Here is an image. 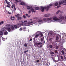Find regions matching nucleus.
<instances>
[{"label": "nucleus", "instance_id": "1", "mask_svg": "<svg viewBox=\"0 0 66 66\" xmlns=\"http://www.w3.org/2000/svg\"><path fill=\"white\" fill-rule=\"evenodd\" d=\"M43 20H42V18H39L37 21L36 20H33V22L31 21L30 22H28V23H27V26H29L32 25V23L35 24V23H37L39 24L40 23H42L43 22Z\"/></svg>", "mask_w": 66, "mask_h": 66}, {"label": "nucleus", "instance_id": "2", "mask_svg": "<svg viewBox=\"0 0 66 66\" xmlns=\"http://www.w3.org/2000/svg\"><path fill=\"white\" fill-rule=\"evenodd\" d=\"M42 42V43L40 42H39L38 41H37L36 42H34V44L35 46H36L37 45L38 46H39V48H41L42 47V46L45 44V41L44 40V38H42L40 40Z\"/></svg>", "mask_w": 66, "mask_h": 66}, {"label": "nucleus", "instance_id": "3", "mask_svg": "<svg viewBox=\"0 0 66 66\" xmlns=\"http://www.w3.org/2000/svg\"><path fill=\"white\" fill-rule=\"evenodd\" d=\"M50 18H51L52 19V20H51V22H53V21L54 20V21H58V22H60L61 24H63L64 23V21H62V20L59 19L56 16H54L53 18L51 17Z\"/></svg>", "mask_w": 66, "mask_h": 66}, {"label": "nucleus", "instance_id": "4", "mask_svg": "<svg viewBox=\"0 0 66 66\" xmlns=\"http://www.w3.org/2000/svg\"><path fill=\"white\" fill-rule=\"evenodd\" d=\"M39 18H42V20L43 22L42 23L39 24H41L42 23H43V21H45V22H47L48 23H49L50 22H51V20H52V18H44L43 19L42 17Z\"/></svg>", "mask_w": 66, "mask_h": 66}, {"label": "nucleus", "instance_id": "5", "mask_svg": "<svg viewBox=\"0 0 66 66\" xmlns=\"http://www.w3.org/2000/svg\"><path fill=\"white\" fill-rule=\"evenodd\" d=\"M52 5H53L52 4H49V6H47V7L41 6L40 7L41 8L42 11L43 12L44 11V10H45V9H47V11H48V9H49V8H50V6H52Z\"/></svg>", "mask_w": 66, "mask_h": 66}, {"label": "nucleus", "instance_id": "6", "mask_svg": "<svg viewBox=\"0 0 66 66\" xmlns=\"http://www.w3.org/2000/svg\"><path fill=\"white\" fill-rule=\"evenodd\" d=\"M64 4V0H61L59 1V6H57V8H59L60 7H61V4Z\"/></svg>", "mask_w": 66, "mask_h": 66}, {"label": "nucleus", "instance_id": "7", "mask_svg": "<svg viewBox=\"0 0 66 66\" xmlns=\"http://www.w3.org/2000/svg\"><path fill=\"white\" fill-rule=\"evenodd\" d=\"M17 26H19V27H21V26H26L27 25V23H26L24 22H22L20 24L18 23L17 24Z\"/></svg>", "mask_w": 66, "mask_h": 66}, {"label": "nucleus", "instance_id": "8", "mask_svg": "<svg viewBox=\"0 0 66 66\" xmlns=\"http://www.w3.org/2000/svg\"><path fill=\"white\" fill-rule=\"evenodd\" d=\"M15 17H18V20H21V19H22V18L21 16H19V15L18 14L17 15H15Z\"/></svg>", "mask_w": 66, "mask_h": 66}, {"label": "nucleus", "instance_id": "9", "mask_svg": "<svg viewBox=\"0 0 66 66\" xmlns=\"http://www.w3.org/2000/svg\"><path fill=\"white\" fill-rule=\"evenodd\" d=\"M5 29L6 30H7L8 32H12V30L10 27H5Z\"/></svg>", "mask_w": 66, "mask_h": 66}, {"label": "nucleus", "instance_id": "10", "mask_svg": "<svg viewBox=\"0 0 66 66\" xmlns=\"http://www.w3.org/2000/svg\"><path fill=\"white\" fill-rule=\"evenodd\" d=\"M27 7L28 10H30L31 9H33V7H32V6H27Z\"/></svg>", "mask_w": 66, "mask_h": 66}, {"label": "nucleus", "instance_id": "11", "mask_svg": "<svg viewBox=\"0 0 66 66\" xmlns=\"http://www.w3.org/2000/svg\"><path fill=\"white\" fill-rule=\"evenodd\" d=\"M21 5H26V4L24 3V2H22L20 4Z\"/></svg>", "mask_w": 66, "mask_h": 66}, {"label": "nucleus", "instance_id": "12", "mask_svg": "<svg viewBox=\"0 0 66 66\" xmlns=\"http://www.w3.org/2000/svg\"><path fill=\"white\" fill-rule=\"evenodd\" d=\"M50 15V13H48L47 14H45L44 15V16L45 17H49V15Z\"/></svg>", "mask_w": 66, "mask_h": 66}, {"label": "nucleus", "instance_id": "13", "mask_svg": "<svg viewBox=\"0 0 66 66\" xmlns=\"http://www.w3.org/2000/svg\"><path fill=\"white\" fill-rule=\"evenodd\" d=\"M60 57L62 60H60V61H61V62H62V61H63L64 60V59H63L64 57H63V56H60Z\"/></svg>", "mask_w": 66, "mask_h": 66}, {"label": "nucleus", "instance_id": "14", "mask_svg": "<svg viewBox=\"0 0 66 66\" xmlns=\"http://www.w3.org/2000/svg\"><path fill=\"white\" fill-rule=\"evenodd\" d=\"M53 47V46H52V45H49V46H48V45H47V48H49V47H50V48L51 49H52Z\"/></svg>", "mask_w": 66, "mask_h": 66}, {"label": "nucleus", "instance_id": "15", "mask_svg": "<svg viewBox=\"0 0 66 66\" xmlns=\"http://www.w3.org/2000/svg\"><path fill=\"white\" fill-rule=\"evenodd\" d=\"M34 8H33L31 10V11L32 12H34V13H35L36 12L34 11Z\"/></svg>", "mask_w": 66, "mask_h": 66}, {"label": "nucleus", "instance_id": "16", "mask_svg": "<svg viewBox=\"0 0 66 66\" xmlns=\"http://www.w3.org/2000/svg\"><path fill=\"white\" fill-rule=\"evenodd\" d=\"M26 29H27V28L26 27H23V28H22V30L23 31H26Z\"/></svg>", "mask_w": 66, "mask_h": 66}, {"label": "nucleus", "instance_id": "17", "mask_svg": "<svg viewBox=\"0 0 66 66\" xmlns=\"http://www.w3.org/2000/svg\"><path fill=\"white\" fill-rule=\"evenodd\" d=\"M7 34H8V33L6 31H5L4 33V35H7Z\"/></svg>", "mask_w": 66, "mask_h": 66}, {"label": "nucleus", "instance_id": "18", "mask_svg": "<svg viewBox=\"0 0 66 66\" xmlns=\"http://www.w3.org/2000/svg\"><path fill=\"white\" fill-rule=\"evenodd\" d=\"M59 18L61 19H64L65 18L64 16H60L59 17Z\"/></svg>", "mask_w": 66, "mask_h": 66}, {"label": "nucleus", "instance_id": "19", "mask_svg": "<svg viewBox=\"0 0 66 66\" xmlns=\"http://www.w3.org/2000/svg\"><path fill=\"white\" fill-rule=\"evenodd\" d=\"M11 26V25L10 24H7L6 25V27H10Z\"/></svg>", "mask_w": 66, "mask_h": 66}, {"label": "nucleus", "instance_id": "20", "mask_svg": "<svg viewBox=\"0 0 66 66\" xmlns=\"http://www.w3.org/2000/svg\"><path fill=\"white\" fill-rule=\"evenodd\" d=\"M14 27L15 29H18V28H19V27L17 26V25H14Z\"/></svg>", "mask_w": 66, "mask_h": 66}, {"label": "nucleus", "instance_id": "21", "mask_svg": "<svg viewBox=\"0 0 66 66\" xmlns=\"http://www.w3.org/2000/svg\"><path fill=\"white\" fill-rule=\"evenodd\" d=\"M16 2H21V0H15Z\"/></svg>", "mask_w": 66, "mask_h": 66}, {"label": "nucleus", "instance_id": "22", "mask_svg": "<svg viewBox=\"0 0 66 66\" xmlns=\"http://www.w3.org/2000/svg\"><path fill=\"white\" fill-rule=\"evenodd\" d=\"M3 23H4V21H2L0 22V25L3 24Z\"/></svg>", "mask_w": 66, "mask_h": 66}, {"label": "nucleus", "instance_id": "23", "mask_svg": "<svg viewBox=\"0 0 66 66\" xmlns=\"http://www.w3.org/2000/svg\"><path fill=\"white\" fill-rule=\"evenodd\" d=\"M59 37L58 36H56V40H59Z\"/></svg>", "mask_w": 66, "mask_h": 66}, {"label": "nucleus", "instance_id": "24", "mask_svg": "<svg viewBox=\"0 0 66 66\" xmlns=\"http://www.w3.org/2000/svg\"><path fill=\"white\" fill-rule=\"evenodd\" d=\"M0 35L2 36H2V35H3V32L2 31H0Z\"/></svg>", "mask_w": 66, "mask_h": 66}, {"label": "nucleus", "instance_id": "25", "mask_svg": "<svg viewBox=\"0 0 66 66\" xmlns=\"http://www.w3.org/2000/svg\"><path fill=\"white\" fill-rule=\"evenodd\" d=\"M6 3L8 5H10V2L7 1H6Z\"/></svg>", "mask_w": 66, "mask_h": 66}, {"label": "nucleus", "instance_id": "26", "mask_svg": "<svg viewBox=\"0 0 66 66\" xmlns=\"http://www.w3.org/2000/svg\"><path fill=\"white\" fill-rule=\"evenodd\" d=\"M39 9V8L38 7H36L35 8V10H38Z\"/></svg>", "mask_w": 66, "mask_h": 66}, {"label": "nucleus", "instance_id": "27", "mask_svg": "<svg viewBox=\"0 0 66 66\" xmlns=\"http://www.w3.org/2000/svg\"><path fill=\"white\" fill-rule=\"evenodd\" d=\"M55 6H57V5H58V3L57 2H56L54 4Z\"/></svg>", "mask_w": 66, "mask_h": 66}, {"label": "nucleus", "instance_id": "28", "mask_svg": "<svg viewBox=\"0 0 66 66\" xmlns=\"http://www.w3.org/2000/svg\"><path fill=\"white\" fill-rule=\"evenodd\" d=\"M11 30L12 31L13 30H14V26H12L11 27Z\"/></svg>", "mask_w": 66, "mask_h": 66}, {"label": "nucleus", "instance_id": "29", "mask_svg": "<svg viewBox=\"0 0 66 66\" xmlns=\"http://www.w3.org/2000/svg\"><path fill=\"white\" fill-rule=\"evenodd\" d=\"M39 35L41 36L42 37L43 36V34L42 33H39Z\"/></svg>", "mask_w": 66, "mask_h": 66}, {"label": "nucleus", "instance_id": "30", "mask_svg": "<svg viewBox=\"0 0 66 66\" xmlns=\"http://www.w3.org/2000/svg\"><path fill=\"white\" fill-rule=\"evenodd\" d=\"M11 6V5H7L6 7H8L9 8H10V6Z\"/></svg>", "mask_w": 66, "mask_h": 66}, {"label": "nucleus", "instance_id": "31", "mask_svg": "<svg viewBox=\"0 0 66 66\" xmlns=\"http://www.w3.org/2000/svg\"><path fill=\"white\" fill-rule=\"evenodd\" d=\"M38 36H39V34H36V36H35L36 38H37V37H38Z\"/></svg>", "mask_w": 66, "mask_h": 66}, {"label": "nucleus", "instance_id": "32", "mask_svg": "<svg viewBox=\"0 0 66 66\" xmlns=\"http://www.w3.org/2000/svg\"><path fill=\"white\" fill-rule=\"evenodd\" d=\"M60 12V10H59L57 11V12H56V14H57L59 13V12Z\"/></svg>", "mask_w": 66, "mask_h": 66}, {"label": "nucleus", "instance_id": "33", "mask_svg": "<svg viewBox=\"0 0 66 66\" xmlns=\"http://www.w3.org/2000/svg\"><path fill=\"white\" fill-rule=\"evenodd\" d=\"M40 31H37L36 33V34H39V33H40Z\"/></svg>", "mask_w": 66, "mask_h": 66}, {"label": "nucleus", "instance_id": "34", "mask_svg": "<svg viewBox=\"0 0 66 66\" xmlns=\"http://www.w3.org/2000/svg\"><path fill=\"white\" fill-rule=\"evenodd\" d=\"M39 18L38 17H37V18H34L33 19H38Z\"/></svg>", "mask_w": 66, "mask_h": 66}, {"label": "nucleus", "instance_id": "35", "mask_svg": "<svg viewBox=\"0 0 66 66\" xmlns=\"http://www.w3.org/2000/svg\"><path fill=\"white\" fill-rule=\"evenodd\" d=\"M64 5H66V0H64Z\"/></svg>", "mask_w": 66, "mask_h": 66}, {"label": "nucleus", "instance_id": "36", "mask_svg": "<svg viewBox=\"0 0 66 66\" xmlns=\"http://www.w3.org/2000/svg\"><path fill=\"white\" fill-rule=\"evenodd\" d=\"M26 16H27L28 17V18H29V17H30V15H29V14H26Z\"/></svg>", "mask_w": 66, "mask_h": 66}, {"label": "nucleus", "instance_id": "37", "mask_svg": "<svg viewBox=\"0 0 66 66\" xmlns=\"http://www.w3.org/2000/svg\"><path fill=\"white\" fill-rule=\"evenodd\" d=\"M37 63H39V60H37L36 61Z\"/></svg>", "mask_w": 66, "mask_h": 66}, {"label": "nucleus", "instance_id": "38", "mask_svg": "<svg viewBox=\"0 0 66 66\" xmlns=\"http://www.w3.org/2000/svg\"><path fill=\"white\" fill-rule=\"evenodd\" d=\"M2 31H3V32H4V28H3L2 29Z\"/></svg>", "mask_w": 66, "mask_h": 66}, {"label": "nucleus", "instance_id": "39", "mask_svg": "<svg viewBox=\"0 0 66 66\" xmlns=\"http://www.w3.org/2000/svg\"><path fill=\"white\" fill-rule=\"evenodd\" d=\"M24 46L25 47H27V44L25 43L24 45Z\"/></svg>", "mask_w": 66, "mask_h": 66}, {"label": "nucleus", "instance_id": "40", "mask_svg": "<svg viewBox=\"0 0 66 66\" xmlns=\"http://www.w3.org/2000/svg\"><path fill=\"white\" fill-rule=\"evenodd\" d=\"M59 60H58L56 61V60H55L54 61V62H59Z\"/></svg>", "mask_w": 66, "mask_h": 66}, {"label": "nucleus", "instance_id": "41", "mask_svg": "<svg viewBox=\"0 0 66 66\" xmlns=\"http://www.w3.org/2000/svg\"><path fill=\"white\" fill-rule=\"evenodd\" d=\"M64 52L63 50H62L61 51V52H62V54H64Z\"/></svg>", "mask_w": 66, "mask_h": 66}, {"label": "nucleus", "instance_id": "42", "mask_svg": "<svg viewBox=\"0 0 66 66\" xmlns=\"http://www.w3.org/2000/svg\"><path fill=\"white\" fill-rule=\"evenodd\" d=\"M22 30V29L21 28L19 29V31H21Z\"/></svg>", "mask_w": 66, "mask_h": 66}, {"label": "nucleus", "instance_id": "43", "mask_svg": "<svg viewBox=\"0 0 66 66\" xmlns=\"http://www.w3.org/2000/svg\"><path fill=\"white\" fill-rule=\"evenodd\" d=\"M13 6H15V5H13L12 6H11L12 8V9H13Z\"/></svg>", "mask_w": 66, "mask_h": 66}, {"label": "nucleus", "instance_id": "44", "mask_svg": "<svg viewBox=\"0 0 66 66\" xmlns=\"http://www.w3.org/2000/svg\"><path fill=\"white\" fill-rule=\"evenodd\" d=\"M59 46H57L56 47V49H58V48H59Z\"/></svg>", "mask_w": 66, "mask_h": 66}, {"label": "nucleus", "instance_id": "45", "mask_svg": "<svg viewBox=\"0 0 66 66\" xmlns=\"http://www.w3.org/2000/svg\"><path fill=\"white\" fill-rule=\"evenodd\" d=\"M23 17L24 18H26V16H25V15H23Z\"/></svg>", "mask_w": 66, "mask_h": 66}, {"label": "nucleus", "instance_id": "46", "mask_svg": "<svg viewBox=\"0 0 66 66\" xmlns=\"http://www.w3.org/2000/svg\"><path fill=\"white\" fill-rule=\"evenodd\" d=\"M3 40H4H4L5 39V38H4L3 39L2 38Z\"/></svg>", "mask_w": 66, "mask_h": 66}, {"label": "nucleus", "instance_id": "47", "mask_svg": "<svg viewBox=\"0 0 66 66\" xmlns=\"http://www.w3.org/2000/svg\"><path fill=\"white\" fill-rule=\"evenodd\" d=\"M50 34H51V35H53V34H52V32H50Z\"/></svg>", "mask_w": 66, "mask_h": 66}, {"label": "nucleus", "instance_id": "48", "mask_svg": "<svg viewBox=\"0 0 66 66\" xmlns=\"http://www.w3.org/2000/svg\"><path fill=\"white\" fill-rule=\"evenodd\" d=\"M14 10H15V11H16V8H15V6H14Z\"/></svg>", "mask_w": 66, "mask_h": 66}, {"label": "nucleus", "instance_id": "49", "mask_svg": "<svg viewBox=\"0 0 66 66\" xmlns=\"http://www.w3.org/2000/svg\"><path fill=\"white\" fill-rule=\"evenodd\" d=\"M28 13L29 14H30V13H31V11L29 10V11L28 12Z\"/></svg>", "mask_w": 66, "mask_h": 66}, {"label": "nucleus", "instance_id": "50", "mask_svg": "<svg viewBox=\"0 0 66 66\" xmlns=\"http://www.w3.org/2000/svg\"><path fill=\"white\" fill-rule=\"evenodd\" d=\"M10 18H11V19H13V16H11V17Z\"/></svg>", "mask_w": 66, "mask_h": 66}, {"label": "nucleus", "instance_id": "51", "mask_svg": "<svg viewBox=\"0 0 66 66\" xmlns=\"http://www.w3.org/2000/svg\"><path fill=\"white\" fill-rule=\"evenodd\" d=\"M24 22L25 23H26L25 22H27V20L24 21Z\"/></svg>", "mask_w": 66, "mask_h": 66}, {"label": "nucleus", "instance_id": "52", "mask_svg": "<svg viewBox=\"0 0 66 66\" xmlns=\"http://www.w3.org/2000/svg\"><path fill=\"white\" fill-rule=\"evenodd\" d=\"M11 20L12 21L14 20H15V19H14L13 18L12 19H11Z\"/></svg>", "mask_w": 66, "mask_h": 66}, {"label": "nucleus", "instance_id": "53", "mask_svg": "<svg viewBox=\"0 0 66 66\" xmlns=\"http://www.w3.org/2000/svg\"><path fill=\"white\" fill-rule=\"evenodd\" d=\"M57 51H55V53H57Z\"/></svg>", "mask_w": 66, "mask_h": 66}, {"label": "nucleus", "instance_id": "54", "mask_svg": "<svg viewBox=\"0 0 66 66\" xmlns=\"http://www.w3.org/2000/svg\"><path fill=\"white\" fill-rule=\"evenodd\" d=\"M28 52V51H24V53H26V52Z\"/></svg>", "mask_w": 66, "mask_h": 66}, {"label": "nucleus", "instance_id": "55", "mask_svg": "<svg viewBox=\"0 0 66 66\" xmlns=\"http://www.w3.org/2000/svg\"><path fill=\"white\" fill-rule=\"evenodd\" d=\"M60 13L61 14L63 13V11H60Z\"/></svg>", "mask_w": 66, "mask_h": 66}, {"label": "nucleus", "instance_id": "56", "mask_svg": "<svg viewBox=\"0 0 66 66\" xmlns=\"http://www.w3.org/2000/svg\"><path fill=\"white\" fill-rule=\"evenodd\" d=\"M8 13L9 14H11V12H8Z\"/></svg>", "mask_w": 66, "mask_h": 66}, {"label": "nucleus", "instance_id": "57", "mask_svg": "<svg viewBox=\"0 0 66 66\" xmlns=\"http://www.w3.org/2000/svg\"><path fill=\"white\" fill-rule=\"evenodd\" d=\"M32 39L30 38V41H32Z\"/></svg>", "mask_w": 66, "mask_h": 66}, {"label": "nucleus", "instance_id": "58", "mask_svg": "<svg viewBox=\"0 0 66 66\" xmlns=\"http://www.w3.org/2000/svg\"><path fill=\"white\" fill-rule=\"evenodd\" d=\"M15 17H13V19H15Z\"/></svg>", "mask_w": 66, "mask_h": 66}, {"label": "nucleus", "instance_id": "59", "mask_svg": "<svg viewBox=\"0 0 66 66\" xmlns=\"http://www.w3.org/2000/svg\"><path fill=\"white\" fill-rule=\"evenodd\" d=\"M51 54H54V53H53L52 52V53Z\"/></svg>", "mask_w": 66, "mask_h": 66}, {"label": "nucleus", "instance_id": "60", "mask_svg": "<svg viewBox=\"0 0 66 66\" xmlns=\"http://www.w3.org/2000/svg\"><path fill=\"white\" fill-rule=\"evenodd\" d=\"M64 59H65L66 60V57H64Z\"/></svg>", "mask_w": 66, "mask_h": 66}, {"label": "nucleus", "instance_id": "61", "mask_svg": "<svg viewBox=\"0 0 66 66\" xmlns=\"http://www.w3.org/2000/svg\"><path fill=\"white\" fill-rule=\"evenodd\" d=\"M59 37H60V38H61V36L59 35Z\"/></svg>", "mask_w": 66, "mask_h": 66}, {"label": "nucleus", "instance_id": "62", "mask_svg": "<svg viewBox=\"0 0 66 66\" xmlns=\"http://www.w3.org/2000/svg\"><path fill=\"white\" fill-rule=\"evenodd\" d=\"M32 19H30V20L31 21H32Z\"/></svg>", "mask_w": 66, "mask_h": 66}, {"label": "nucleus", "instance_id": "63", "mask_svg": "<svg viewBox=\"0 0 66 66\" xmlns=\"http://www.w3.org/2000/svg\"><path fill=\"white\" fill-rule=\"evenodd\" d=\"M60 16H62V14H60Z\"/></svg>", "mask_w": 66, "mask_h": 66}, {"label": "nucleus", "instance_id": "64", "mask_svg": "<svg viewBox=\"0 0 66 66\" xmlns=\"http://www.w3.org/2000/svg\"><path fill=\"white\" fill-rule=\"evenodd\" d=\"M5 0V1L6 2V1H7V0Z\"/></svg>", "mask_w": 66, "mask_h": 66}]
</instances>
